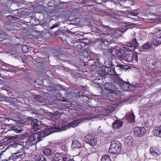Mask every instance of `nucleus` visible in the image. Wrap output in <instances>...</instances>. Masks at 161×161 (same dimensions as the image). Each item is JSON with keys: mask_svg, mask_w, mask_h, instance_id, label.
<instances>
[{"mask_svg": "<svg viewBox=\"0 0 161 161\" xmlns=\"http://www.w3.org/2000/svg\"><path fill=\"white\" fill-rule=\"evenodd\" d=\"M16 147L17 150L18 152L14 153L13 155L9 157L10 159H17L22 157L25 155V153H27L28 151H26V149L24 145L23 146L20 144H17Z\"/></svg>", "mask_w": 161, "mask_h": 161, "instance_id": "f257e3e1", "label": "nucleus"}, {"mask_svg": "<svg viewBox=\"0 0 161 161\" xmlns=\"http://www.w3.org/2000/svg\"><path fill=\"white\" fill-rule=\"evenodd\" d=\"M121 149L122 146L120 142L118 141L113 140L111 142L109 149L110 153L115 154L119 153Z\"/></svg>", "mask_w": 161, "mask_h": 161, "instance_id": "f03ea898", "label": "nucleus"}, {"mask_svg": "<svg viewBox=\"0 0 161 161\" xmlns=\"http://www.w3.org/2000/svg\"><path fill=\"white\" fill-rule=\"evenodd\" d=\"M152 42L154 45H159L161 43V30L156 29L153 34Z\"/></svg>", "mask_w": 161, "mask_h": 161, "instance_id": "7ed1b4c3", "label": "nucleus"}, {"mask_svg": "<svg viewBox=\"0 0 161 161\" xmlns=\"http://www.w3.org/2000/svg\"><path fill=\"white\" fill-rule=\"evenodd\" d=\"M37 143V141L33 140L32 138H31L30 137L28 138L27 140L23 143V145L25 147L26 149V151L30 150L32 151L33 150V148L36 147V144Z\"/></svg>", "mask_w": 161, "mask_h": 161, "instance_id": "20e7f679", "label": "nucleus"}, {"mask_svg": "<svg viewBox=\"0 0 161 161\" xmlns=\"http://www.w3.org/2000/svg\"><path fill=\"white\" fill-rule=\"evenodd\" d=\"M85 139L86 143L92 146H94L97 144V138L94 134L91 133L87 134Z\"/></svg>", "mask_w": 161, "mask_h": 161, "instance_id": "39448f33", "label": "nucleus"}, {"mask_svg": "<svg viewBox=\"0 0 161 161\" xmlns=\"http://www.w3.org/2000/svg\"><path fill=\"white\" fill-rule=\"evenodd\" d=\"M51 159L53 161H66L68 159V158L65 154L56 153L52 155Z\"/></svg>", "mask_w": 161, "mask_h": 161, "instance_id": "423d86ee", "label": "nucleus"}, {"mask_svg": "<svg viewBox=\"0 0 161 161\" xmlns=\"http://www.w3.org/2000/svg\"><path fill=\"white\" fill-rule=\"evenodd\" d=\"M116 75L117 77L114 80V82L119 86L123 87L125 84L126 85L130 86L132 87L134 86V85L130 84L129 82H126L123 80L118 74H116Z\"/></svg>", "mask_w": 161, "mask_h": 161, "instance_id": "0eeeda50", "label": "nucleus"}, {"mask_svg": "<svg viewBox=\"0 0 161 161\" xmlns=\"http://www.w3.org/2000/svg\"><path fill=\"white\" fill-rule=\"evenodd\" d=\"M79 122V121L78 120H74L72 122H70L68 124H65V123H63L61 125H60L59 126V129H61V130H65L66 129V126H67L68 127H75L77 126Z\"/></svg>", "mask_w": 161, "mask_h": 161, "instance_id": "6e6552de", "label": "nucleus"}, {"mask_svg": "<svg viewBox=\"0 0 161 161\" xmlns=\"http://www.w3.org/2000/svg\"><path fill=\"white\" fill-rule=\"evenodd\" d=\"M58 129H59V128H56L53 127L45 128L43 130L40 129V131L41 132L42 135L43 137L49 135L51 133L56 132L57 130Z\"/></svg>", "mask_w": 161, "mask_h": 161, "instance_id": "1a4fd4ad", "label": "nucleus"}, {"mask_svg": "<svg viewBox=\"0 0 161 161\" xmlns=\"http://www.w3.org/2000/svg\"><path fill=\"white\" fill-rule=\"evenodd\" d=\"M35 133H34L31 134L30 137L32 138L33 140L38 142L40 141L43 140V137L42 135L41 132L40 131V129L38 130H35Z\"/></svg>", "mask_w": 161, "mask_h": 161, "instance_id": "9d476101", "label": "nucleus"}, {"mask_svg": "<svg viewBox=\"0 0 161 161\" xmlns=\"http://www.w3.org/2000/svg\"><path fill=\"white\" fill-rule=\"evenodd\" d=\"M134 134L137 137H142L146 132V130L143 127H136L134 130Z\"/></svg>", "mask_w": 161, "mask_h": 161, "instance_id": "9b49d317", "label": "nucleus"}, {"mask_svg": "<svg viewBox=\"0 0 161 161\" xmlns=\"http://www.w3.org/2000/svg\"><path fill=\"white\" fill-rule=\"evenodd\" d=\"M138 43L137 42L136 39H133L130 42H128L127 45L125 46L126 49L131 51L135 50L136 48H138Z\"/></svg>", "mask_w": 161, "mask_h": 161, "instance_id": "f8f14e48", "label": "nucleus"}, {"mask_svg": "<svg viewBox=\"0 0 161 161\" xmlns=\"http://www.w3.org/2000/svg\"><path fill=\"white\" fill-rule=\"evenodd\" d=\"M105 87V89L110 93L114 94H117L118 93L115 86L112 83H106Z\"/></svg>", "mask_w": 161, "mask_h": 161, "instance_id": "ddd939ff", "label": "nucleus"}, {"mask_svg": "<svg viewBox=\"0 0 161 161\" xmlns=\"http://www.w3.org/2000/svg\"><path fill=\"white\" fill-rule=\"evenodd\" d=\"M28 121H31V126L35 130L40 129V125L38 124V121L37 119H33V118H28Z\"/></svg>", "mask_w": 161, "mask_h": 161, "instance_id": "4468645a", "label": "nucleus"}, {"mask_svg": "<svg viewBox=\"0 0 161 161\" xmlns=\"http://www.w3.org/2000/svg\"><path fill=\"white\" fill-rule=\"evenodd\" d=\"M126 53L124 60L129 62L132 61L134 59V54L132 51L126 49Z\"/></svg>", "mask_w": 161, "mask_h": 161, "instance_id": "2eb2a0df", "label": "nucleus"}, {"mask_svg": "<svg viewBox=\"0 0 161 161\" xmlns=\"http://www.w3.org/2000/svg\"><path fill=\"white\" fill-rule=\"evenodd\" d=\"M126 49L125 47H124L119 49L117 52V55L118 57L120 59L124 60L125 58V54L126 55Z\"/></svg>", "mask_w": 161, "mask_h": 161, "instance_id": "dca6fc26", "label": "nucleus"}, {"mask_svg": "<svg viewBox=\"0 0 161 161\" xmlns=\"http://www.w3.org/2000/svg\"><path fill=\"white\" fill-rule=\"evenodd\" d=\"M125 146H131L135 144V142L134 139L131 136H129L125 138Z\"/></svg>", "mask_w": 161, "mask_h": 161, "instance_id": "f3484780", "label": "nucleus"}, {"mask_svg": "<svg viewBox=\"0 0 161 161\" xmlns=\"http://www.w3.org/2000/svg\"><path fill=\"white\" fill-rule=\"evenodd\" d=\"M125 117L126 120L129 123H132L134 121L135 116L132 112L127 113L125 114Z\"/></svg>", "mask_w": 161, "mask_h": 161, "instance_id": "a211bd4d", "label": "nucleus"}, {"mask_svg": "<svg viewBox=\"0 0 161 161\" xmlns=\"http://www.w3.org/2000/svg\"><path fill=\"white\" fill-rule=\"evenodd\" d=\"M10 130L13 131L16 133H20L22 131L20 127L18 125H13L11 126L10 127V130L8 131H10Z\"/></svg>", "mask_w": 161, "mask_h": 161, "instance_id": "6ab92c4d", "label": "nucleus"}, {"mask_svg": "<svg viewBox=\"0 0 161 161\" xmlns=\"http://www.w3.org/2000/svg\"><path fill=\"white\" fill-rule=\"evenodd\" d=\"M153 134L154 136L161 137V126L156 127L154 128Z\"/></svg>", "mask_w": 161, "mask_h": 161, "instance_id": "aec40b11", "label": "nucleus"}, {"mask_svg": "<svg viewBox=\"0 0 161 161\" xmlns=\"http://www.w3.org/2000/svg\"><path fill=\"white\" fill-rule=\"evenodd\" d=\"M149 62V67L152 69H156V62L153 59L151 58Z\"/></svg>", "mask_w": 161, "mask_h": 161, "instance_id": "412c9836", "label": "nucleus"}, {"mask_svg": "<svg viewBox=\"0 0 161 161\" xmlns=\"http://www.w3.org/2000/svg\"><path fill=\"white\" fill-rule=\"evenodd\" d=\"M123 125V121L117 120L114 122L113 123L114 128H118L121 127Z\"/></svg>", "mask_w": 161, "mask_h": 161, "instance_id": "4be33fe9", "label": "nucleus"}, {"mask_svg": "<svg viewBox=\"0 0 161 161\" xmlns=\"http://www.w3.org/2000/svg\"><path fill=\"white\" fill-rule=\"evenodd\" d=\"M72 147L74 148H80L81 147V144L78 140H75L72 141Z\"/></svg>", "mask_w": 161, "mask_h": 161, "instance_id": "5701e85b", "label": "nucleus"}, {"mask_svg": "<svg viewBox=\"0 0 161 161\" xmlns=\"http://www.w3.org/2000/svg\"><path fill=\"white\" fill-rule=\"evenodd\" d=\"M35 158L36 161H47V159L45 157L41 154H38L36 155Z\"/></svg>", "mask_w": 161, "mask_h": 161, "instance_id": "b1692460", "label": "nucleus"}, {"mask_svg": "<svg viewBox=\"0 0 161 161\" xmlns=\"http://www.w3.org/2000/svg\"><path fill=\"white\" fill-rule=\"evenodd\" d=\"M105 71L106 73L107 74L109 75H112L115 74V72L114 69H111V68L107 67L105 68Z\"/></svg>", "mask_w": 161, "mask_h": 161, "instance_id": "393cba45", "label": "nucleus"}, {"mask_svg": "<svg viewBox=\"0 0 161 161\" xmlns=\"http://www.w3.org/2000/svg\"><path fill=\"white\" fill-rule=\"evenodd\" d=\"M152 46V44L150 42H147L143 45L142 46V48L143 49H147L151 48Z\"/></svg>", "mask_w": 161, "mask_h": 161, "instance_id": "a878e982", "label": "nucleus"}, {"mask_svg": "<svg viewBox=\"0 0 161 161\" xmlns=\"http://www.w3.org/2000/svg\"><path fill=\"white\" fill-rule=\"evenodd\" d=\"M8 100L9 102L13 105L14 106H16L17 105L16 103H17L18 100L16 98H13L11 97H8Z\"/></svg>", "mask_w": 161, "mask_h": 161, "instance_id": "bb28decb", "label": "nucleus"}, {"mask_svg": "<svg viewBox=\"0 0 161 161\" xmlns=\"http://www.w3.org/2000/svg\"><path fill=\"white\" fill-rule=\"evenodd\" d=\"M75 93L76 94V96L78 97H83L84 99L86 100L88 98L86 96L83 94V93L80 92H78L77 91H75Z\"/></svg>", "mask_w": 161, "mask_h": 161, "instance_id": "cd10ccee", "label": "nucleus"}, {"mask_svg": "<svg viewBox=\"0 0 161 161\" xmlns=\"http://www.w3.org/2000/svg\"><path fill=\"white\" fill-rule=\"evenodd\" d=\"M43 153L45 155L49 156L52 153V150L48 148H44L43 150Z\"/></svg>", "mask_w": 161, "mask_h": 161, "instance_id": "c85d7f7f", "label": "nucleus"}, {"mask_svg": "<svg viewBox=\"0 0 161 161\" xmlns=\"http://www.w3.org/2000/svg\"><path fill=\"white\" fill-rule=\"evenodd\" d=\"M35 99L36 101L40 103H42L44 101L43 97L39 95H36Z\"/></svg>", "mask_w": 161, "mask_h": 161, "instance_id": "c756f323", "label": "nucleus"}, {"mask_svg": "<svg viewBox=\"0 0 161 161\" xmlns=\"http://www.w3.org/2000/svg\"><path fill=\"white\" fill-rule=\"evenodd\" d=\"M60 13V16L62 18H66L69 16L68 12L65 10H62L61 11Z\"/></svg>", "mask_w": 161, "mask_h": 161, "instance_id": "7c9ffc66", "label": "nucleus"}, {"mask_svg": "<svg viewBox=\"0 0 161 161\" xmlns=\"http://www.w3.org/2000/svg\"><path fill=\"white\" fill-rule=\"evenodd\" d=\"M8 35L4 32H2L0 33V39L1 40L0 41H2V40H5L8 38Z\"/></svg>", "mask_w": 161, "mask_h": 161, "instance_id": "2f4dec72", "label": "nucleus"}, {"mask_svg": "<svg viewBox=\"0 0 161 161\" xmlns=\"http://www.w3.org/2000/svg\"><path fill=\"white\" fill-rule=\"evenodd\" d=\"M101 161H111L109 156L107 154L104 155L101 158Z\"/></svg>", "mask_w": 161, "mask_h": 161, "instance_id": "473e14b6", "label": "nucleus"}, {"mask_svg": "<svg viewBox=\"0 0 161 161\" xmlns=\"http://www.w3.org/2000/svg\"><path fill=\"white\" fill-rule=\"evenodd\" d=\"M156 148H155L153 147L150 148V153L155 157H156Z\"/></svg>", "mask_w": 161, "mask_h": 161, "instance_id": "72a5a7b5", "label": "nucleus"}, {"mask_svg": "<svg viewBox=\"0 0 161 161\" xmlns=\"http://www.w3.org/2000/svg\"><path fill=\"white\" fill-rule=\"evenodd\" d=\"M22 50L24 53H27L30 51V48L28 47L27 46H23L22 47Z\"/></svg>", "mask_w": 161, "mask_h": 161, "instance_id": "f704fd0d", "label": "nucleus"}, {"mask_svg": "<svg viewBox=\"0 0 161 161\" xmlns=\"http://www.w3.org/2000/svg\"><path fill=\"white\" fill-rule=\"evenodd\" d=\"M60 148L64 152H66L68 151V147L64 144L60 146Z\"/></svg>", "mask_w": 161, "mask_h": 161, "instance_id": "c9c22d12", "label": "nucleus"}, {"mask_svg": "<svg viewBox=\"0 0 161 161\" xmlns=\"http://www.w3.org/2000/svg\"><path fill=\"white\" fill-rule=\"evenodd\" d=\"M80 74L75 72H72L71 73V75L72 77L75 79L78 78L80 76Z\"/></svg>", "mask_w": 161, "mask_h": 161, "instance_id": "e433bc0d", "label": "nucleus"}, {"mask_svg": "<svg viewBox=\"0 0 161 161\" xmlns=\"http://www.w3.org/2000/svg\"><path fill=\"white\" fill-rule=\"evenodd\" d=\"M114 108L113 107H108L105 110L108 113L111 112L113 111Z\"/></svg>", "mask_w": 161, "mask_h": 161, "instance_id": "4c0bfd02", "label": "nucleus"}, {"mask_svg": "<svg viewBox=\"0 0 161 161\" xmlns=\"http://www.w3.org/2000/svg\"><path fill=\"white\" fill-rule=\"evenodd\" d=\"M126 67V66L125 65L122 64H118L116 66L117 67H119V69H126L125 68Z\"/></svg>", "mask_w": 161, "mask_h": 161, "instance_id": "58836bf2", "label": "nucleus"}, {"mask_svg": "<svg viewBox=\"0 0 161 161\" xmlns=\"http://www.w3.org/2000/svg\"><path fill=\"white\" fill-rule=\"evenodd\" d=\"M52 55L53 56H58L59 55V53L58 51H55L52 53Z\"/></svg>", "mask_w": 161, "mask_h": 161, "instance_id": "ea45409f", "label": "nucleus"}, {"mask_svg": "<svg viewBox=\"0 0 161 161\" xmlns=\"http://www.w3.org/2000/svg\"><path fill=\"white\" fill-rule=\"evenodd\" d=\"M128 14L129 15L133 16H136L138 14V13L136 12H129Z\"/></svg>", "mask_w": 161, "mask_h": 161, "instance_id": "a19ab883", "label": "nucleus"}, {"mask_svg": "<svg viewBox=\"0 0 161 161\" xmlns=\"http://www.w3.org/2000/svg\"><path fill=\"white\" fill-rule=\"evenodd\" d=\"M133 54H134V58H135V59L136 61H137L138 60V57H137V54L138 53L137 52H135L133 53Z\"/></svg>", "mask_w": 161, "mask_h": 161, "instance_id": "79ce46f5", "label": "nucleus"}, {"mask_svg": "<svg viewBox=\"0 0 161 161\" xmlns=\"http://www.w3.org/2000/svg\"><path fill=\"white\" fill-rule=\"evenodd\" d=\"M156 156H159L161 153V151L160 150H159L158 149L156 148Z\"/></svg>", "mask_w": 161, "mask_h": 161, "instance_id": "37998d69", "label": "nucleus"}, {"mask_svg": "<svg viewBox=\"0 0 161 161\" xmlns=\"http://www.w3.org/2000/svg\"><path fill=\"white\" fill-rule=\"evenodd\" d=\"M101 26L104 28L105 29H110V27L108 26L105 25H103V24H101Z\"/></svg>", "mask_w": 161, "mask_h": 161, "instance_id": "c03bdc74", "label": "nucleus"}, {"mask_svg": "<svg viewBox=\"0 0 161 161\" xmlns=\"http://www.w3.org/2000/svg\"><path fill=\"white\" fill-rule=\"evenodd\" d=\"M17 159H10L9 157V159H4L2 160V161H15Z\"/></svg>", "mask_w": 161, "mask_h": 161, "instance_id": "a18cd8bd", "label": "nucleus"}, {"mask_svg": "<svg viewBox=\"0 0 161 161\" xmlns=\"http://www.w3.org/2000/svg\"><path fill=\"white\" fill-rule=\"evenodd\" d=\"M8 138L9 139H12L13 140L15 139L16 138L15 136H9Z\"/></svg>", "mask_w": 161, "mask_h": 161, "instance_id": "49530a36", "label": "nucleus"}, {"mask_svg": "<svg viewBox=\"0 0 161 161\" xmlns=\"http://www.w3.org/2000/svg\"><path fill=\"white\" fill-rule=\"evenodd\" d=\"M58 24H56L55 25H53L52 27V28H55V27H58Z\"/></svg>", "mask_w": 161, "mask_h": 161, "instance_id": "de8ad7c7", "label": "nucleus"}, {"mask_svg": "<svg viewBox=\"0 0 161 161\" xmlns=\"http://www.w3.org/2000/svg\"><path fill=\"white\" fill-rule=\"evenodd\" d=\"M68 159H67V160H66V161H75L73 159H69V158L68 157Z\"/></svg>", "mask_w": 161, "mask_h": 161, "instance_id": "09e8293b", "label": "nucleus"}, {"mask_svg": "<svg viewBox=\"0 0 161 161\" xmlns=\"http://www.w3.org/2000/svg\"><path fill=\"white\" fill-rule=\"evenodd\" d=\"M158 117L159 119L161 121V112H160V113Z\"/></svg>", "mask_w": 161, "mask_h": 161, "instance_id": "8fccbe9b", "label": "nucleus"}, {"mask_svg": "<svg viewBox=\"0 0 161 161\" xmlns=\"http://www.w3.org/2000/svg\"><path fill=\"white\" fill-rule=\"evenodd\" d=\"M112 52L111 51H108V53L109 54V55L111 56V55L112 54Z\"/></svg>", "mask_w": 161, "mask_h": 161, "instance_id": "3c124183", "label": "nucleus"}, {"mask_svg": "<svg viewBox=\"0 0 161 161\" xmlns=\"http://www.w3.org/2000/svg\"><path fill=\"white\" fill-rule=\"evenodd\" d=\"M62 101L63 102H66L67 101V100L65 99H63L62 100Z\"/></svg>", "mask_w": 161, "mask_h": 161, "instance_id": "603ef678", "label": "nucleus"}, {"mask_svg": "<svg viewBox=\"0 0 161 161\" xmlns=\"http://www.w3.org/2000/svg\"><path fill=\"white\" fill-rule=\"evenodd\" d=\"M4 98H0V101H3Z\"/></svg>", "mask_w": 161, "mask_h": 161, "instance_id": "864d4df0", "label": "nucleus"}, {"mask_svg": "<svg viewBox=\"0 0 161 161\" xmlns=\"http://www.w3.org/2000/svg\"><path fill=\"white\" fill-rule=\"evenodd\" d=\"M91 61H94V63L95 62V61H94V60H89V62H91Z\"/></svg>", "mask_w": 161, "mask_h": 161, "instance_id": "5fc2aeb1", "label": "nucleus"}, {"mask_svg": "<svg viewBox=\"0 0 161 161\" xmlns=\"http://www.w3.org/2000/svg\"><path fill=\"white\" fill-rule=\"evenodd\" d=\"M92 67H93V66H95V64H93L92 65Z\"/></svg>", "mask_w": 161, "mask_h": 161, "instance_id": "6e6d98bb", "label": "nucleus"}, {"mask_svg": "<svg viewBox=\"0 0 161 161\" xmlns=\"http://www.w3.org/2000/svg\"><path fill=\"white\" fill-rule=\"evenodd\" d=\"M25 161H31L29 160H26Z\"/></svg>", "mask_w": 161, "mask_h": 161, "instance_id": "4d7b16f0", "label": "nucleus"}, {"mask_svg": "<svg viewBox=\"0 0 161 161\" xmlns=\"http://www.w3.org/2000/svg\"><path fill=\"white\" fill-rule=\"evenodd\" d=\"M49 114H51V113H50V112H49Z\"/></svg>", "mask_w": 161, "mask_h": 161, "instance_id": "13d9d810", "label": "nucleus"}, {"mask_svg": "<svg viewBox=\"0 0 161 161\" xmlns=\"http://www.w3.org/2000/svg\"><path fill=\"white\" fill-rule=\"evenodd\" d=\"M92 149H94V148H92Z\"/></svg>", "mask_w": 161, "mask_h": 161, "instance_id": "bf43d9fd", "label": "nucleus"}]
</instances>
